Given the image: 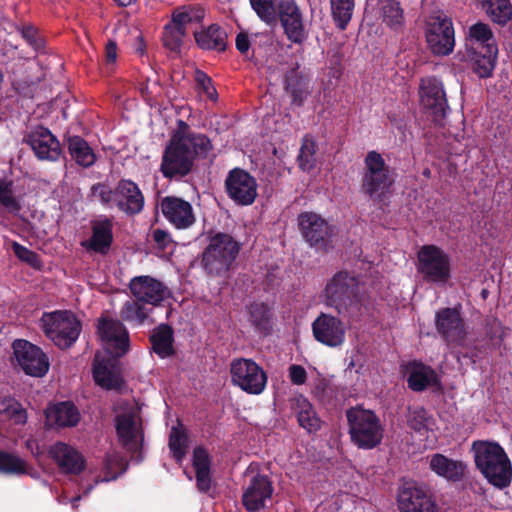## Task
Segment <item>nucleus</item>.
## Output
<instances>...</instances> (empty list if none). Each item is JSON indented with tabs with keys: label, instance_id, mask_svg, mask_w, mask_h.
<instances>
[{
	"label": "nucleus",
	"instance_id": "obj_1",
	"mask_svg": "<svg viewBox=\"0 0 512 512\" xmlns=\"http://www.w3.org/2000/svg\"><path fill=\"white\" fill-rule=\"evenodd\" d=\"M212 149L207 135L179 119L163 151L160 171L167 179H181L192 172L196 159H205Z\"/></svg>",
	"mask_w": 512,
	"mask_h": 512
},
{
	"label": "nucleus",
	"instance_id": "obj_2",
	"mask_svg": "<svg viewBox=\"0 0 512 512\" xmlns=\"http://www.w3.org/2000/svg\"><path fill=\"white\" fill-rule=\"evenodd\" d=\"M476 468L489 484L498 489L510 486L512 464L504 448L497 442L474 441L471 448Z\"/></svg>",
	"mask_w": 512,
	"mask_h": 512
},
{
	"label": "nucleus",
	"instance_id": "obj_3",
	"mask_svg": "<svg viewBox=\"0 0 512 512\" xmlns=\"http://www.w3.org/2000/svg\"><path fill=\"white\" fill-rule=\"evenodd\" d=\"M241 250V244L230 234L217 232L201 255L203 270L212 277L225 276L232 268Z\"/></svg>",
	"mask_w": 512,
	"mask_h": 512
},
{
	"label": "nucleus",
	"instance_id": "obj_4",
	"mask_svg": "<svg viewBox=\"0 0 512 512\" xmlns=\"http://www.w3.org/2000/svg\"><path fill=\"white\" fill-rule=\"evenodd\" d=\"M394 183L393 169L379 152L369 151L364 158V172L361 179L363 194L371 200L382 201L390 194Z\"/></svg>",
	"mask_w": 512,
	"mask_h": 512
},
{
	"label": "nucleus",
	"instance_id": "obj_5",
	"mask_svg": "<svg viewBox=\"0 0 512 512\" xmlns=\"http://www.w3.org/2000/svg\"><path fill=\"white\" fill-rule=\"evenodd\" d=\"M349 435L353 444L360 449H373L383 439V426L376 413L360 406L346 411Z\"/></svg>",
	"mask_w": 512,
	"mask_h": 512
},
{
	"label": "nucleus",
	"instance_id": "obj_6",
	"mask_svg": "<svg viewBox=\"0 0 512 512\" xmlns=\"http://www.w3.org/2000/svg\"><path fill=\"white\" fill-rule=\"evenodd\" d=\"M41 321L45 335L60 349L70 348L82 330L80 320L67 310L44 313Z\"/></svg>",
	"mask_w": 512,
	"mask_h": 512
},
{
	"label": "nucleus",
	"instance_id": "obj_7",
	"mask_svg": "<svg viewBox=\"0 0 512 512\" xmlns=\"http://www.w3.org/2000/svg\"><path fill=\"white\" fill-rule=\"evenodd\" d=\"M359 281L347 272L336 273L325 288L327 304L334 307L338 314L346 316L349 309L357 304Z\"/></svg>",
	"mask_w": 512,
	"mask_h": 512
},
{
	"label": "nucleus",
	"instance_id": "obj_8",
	"mask_svg": "<svg viewBox=\"0 0 512 512\" xmlns=\"http://www.w3.org/2000/svg\"><path fill=\"white\" fill-rule=\"evenodd\" d=\"M435 329L448 347H463L468 327L461 314V306L441 308L435 313Z\"/></svg>",
	"mask_w": 512,
	"mask_h": 512
},
{
	"label": "nucleus",
	"instance_id": "obj_9",
	"mask_svg": "<svg viewBox=\"0 0 512 512\" xmlns=\"http://www.w3.org/2000/svg\"><path fill=\"white\" fill-rule=\"evenodd\" d=\"M420 102L428 117L436 125H443L450 110L444 85L435 76L422 78L419 86Z\"/></svg>",
	"mask_w": 512,
	"mask_h": 512
},
{
	"label": "nucleus",
	"instance_id": "obj_10",
	"mask_svg": "<svg viewBox=\"0 0 512 512\" xmlns=\"http://www.w3.org/2000/svg\"><path fill=\"white\" fill-rule=\"evenodd\" d=\"M231 379L234 385L248 394L258 395L266 387L267 375L252 359H235L230 367Z\"/></svg>",
	"mask_w": 512,
	"mask_h": 512
},
{
	"label": "nucleus",
	"instance_id": "obj_11",
	"mask_svg": "<svg viewBox=\"0 0 512 512\" xmlns=\"http://www.w3.org/2000/svg\"><path fill=\"white\" fill-rule=\"evenodd\" d=\"M298 225L305 241L317 251L327 252L334 235L333 227L319 214L302 212L298 216Z\"/></svg>",
	"mask_w": 512,
	"mask_h": 512
},
{
	"label": "nucleus",
	"instance_id": "obj_12",
	"mask_svg": "<svg viewBox=\"0 0 512 512\" xmlns=\"http://www.w3.org/2000/svg\"><path fill=\"white\" fill-rule=\"evenodd\" d=\"M418 271L432 282L445 283L450 278L449 256L435 245H424L418 252Z\"/></svg>",
	"mask_w": 512,
	"mask_h": 512
},
{
	"label": "nucleus",
	"instance_id": "obj_13",
	"mask_svg": "<svg viewBox=\"0 0 512 512\" xmlns=\"http://www.w3.org/2000/svg\"><path fill=\"white\" fill-rule=\"evenodd\" d=\"M426 41L430 51L437 56L453 52L455 33L452 20L446 16H432L426 25Z\"/></svg>",
	"mask_w": 512,
	"mask_h": 512
},
{
	"label": "nucleus",
	"instance_id": "obj_14",
	"mask_svg": "<svg viewBox=\"0 0 512 512\" xmlns=\"http://www.w3.org/2000/svg\"><path fill=\"white\" fill-rule=\"evenodd\" d=\"M12 348L15 358L25 374L32 377L46 375L50 363L47 355L40 347L27 340L16 339Z\"/></svg>",
	"mask_w": 512,
	"mask_h": 512
},
{
	"label": "nucleus",
	"instance_id": "obj_15",
	"mask_svg": "<svg viewBox=\"0 0 512 512\" xmlns=\"http://www.w3.org/2000/svg\"><path fill=\"white\" fill-rule=\"evenodd\" d=\"M225 191L237 205L248 206L257 197L256 179L242 168H233L225 179Z\"/></svg>",
	"mask_w": 512,
	"mask_h": 512
},
{
	"label": "nucleus",
	"instance_id": "obj_16",
	"mask_svg": "<svg viewBox=\"0 0 512 512\" xmlns=\"http://www.w3.org/2000/svg\"><path fill=\"white\" fill-rule=\"evenodd\" d=\"M278 20L289 41L302 44L306 40L304 15L296 0H278Z\"/></svg>",
	"mask_w": 512,
	"mask_h": 512
},
{
	"label": "nucleus",
	"instance_id": "obj_17",
	"mask_svg": "<svg viewBox=\"0 0 512 512\" xmlns=\"http://www.w3.org/2000/svg\"><path fill=\"white\" fill-rule=\"evenodd\" d=\"M23 142L30 146L39 160L57 161L61 155L57 137L42 125L28 131L23 137Z\"/></svg>",
	"mask_w": 512,
	"mask_h": 512
},
{
	"label": "nucleus",
	"instance_id": "obj_18",
	"mask_svg": "<svg viewBox=\"0 0 512 512\" xmlns=\"http://www.w3.org/2000/svg\"><path fill=\"white\" fill-rule=\"evenodd\" d=\"M312 333L319 343L335 348L344 343L346 328L339 318L322 312L312 323Z\"/></svg>",
	"mask_w": 512,
	"mask_h": 512
},
{
	"label": "nucleus",
	"instance_id": "obj_19",
	"mask_svg": "<svg viewBox=\"0 0 512 512\" xmlns=\"http://www.w3.org/2000/svg\"><path fill=\"white\" fill-rule=\"evenodd\" d=\"M100 339L110 346L116 356L121 357L129 350V333L124 324L109 317H100L97 325Z\"/></svg>",
	"mask_w": 512,
	"mask_h": 512
},
{
	"label": "nucleus",
	"instance_id": "obj_20",
	"mask_svg": "<svg viewBox=\"0 0 512 512\" xmlns=\"http://www.w3.org/2000/svg\"><path fill=\"white\" fill-rule=\"evenodd\" d=\"M160 209L167 221L177 229H187L196 221L191 203L180 197L162 198Z\"/></svg>",
	"mask_w": 512,
	"mask_h": 512
},
{
	"label": "nucleus",
	"instance_id": "obj_21",
	"mask_svg": "<svg viewBox=\"0 0 512 512\" xmlns=\"http://www.w3.org/2000/svg\"><path fill=\"white\" fill-rule=\"evenodd\" d=\"M273 485L267 475H253L242 495L243 506L249 512H257L265 506V501L273 493Z\"/></svg>",
	"mask_w": 512,
	"mask_h": 512
},
{
	"label": "nucleus",
	"instance_id": "obj_22",
	"mask_svg": "<svg viewBox=\"0 0 512 512\" xmlns=\"http://www.w3.org/2000/svg\"><path fill=\"white\" fill-rule=\"evenodd\" d=\"M129 288L137 300L153 306L159 305L169 294L162 282L148 275L132 278Z\"/></svg>",
	"mask_w": 512,
	"mask_h": 512
},
{
	"label": "nucleus",
	"instance_id": "obj_23",
	"mask_svg": "<svg viewBox=\"0 0 512 512\" xmlns=\"http://www.w3.org/2000/svg\"><path fill=\"white\" fill-rule=\"evenodd\" d=\"M311 79L309 75L300 69V65L295 63L288 69L284 75V90L291 98V105L296 107L303 106L304 102L311 94Z\"/></svg>",
	"mask_w": 512,
	"mask_h": 512
},
{
	"label": "nucleus",
	"instance_id": "obj_24",
	"mask_svg": "<svg viewBox=\"0 0 512 512\" xmlns=\"http://www.w3.org/2000/svg\"><path fill=\"white\" fill-rule=\"evenodd\" d=\"M145 198L139 186L130 179H121L116 185V207L129 216L139 214Z\"/></svg>",
	"mask_w": 512,
	"mask_h": 512
},
{
	"label": "nucleus",
	"instance_id": "obj_25",
	"mask_svg": "<svg viewBox=\"0 0 512 512\" xmlns=\"http://www.w3.org/2000/svg\"><path fill=\"white\" fill-rule=\"evenodd\" d=\"M113 244V221L104 217L91 222V236L81 242L88 252L107 255Z\"/></svg>",
	"mask_w": 512,
	"mask_h": 512
},
{
	"label": "nucleus",
	"instance_id": "obj_26",
	"mask_svg": "<svg viewBox=\"0 0 512 512\" xmlns=\"http://www.w3.org/2000/svg\"><path fill=\"white\" fill-rule=\"evenodd\" d=\"M49 455L65 474L78 475L86 467L84 456L64 442L59 441L53 444L49 449Z\"/></svg>",
	"mask_w": 512,
	"mask_h": 512
},
{
	"label": "nucleus",
	"instance_id": "obj_27",
	"mask_svg": "<svg viewBox=\"0 0 512 512\" xmlns=\"http://www.w3.org/2000/svg\"><path fill=\"white\" fill-rule=\"evenodd\" d=\"M397 504L400 512H415V505L429 512L431 497L415 482H404L398 489Z\"/></svg>",
	"mask_w": 512,
	"mask_h": 512
},
{
	"label": "nucleus",
	"instance_id": "obj_28",
	"mask_svg": "<svg viewBox=\"0 0 512 512\" xmlns=\"http://www.w3.org/2000/svg\"><path fill=\"white\" fill-rule=\"evenodd\" d=\"M45 416L50 427H74L80 421V412L71 401L59 402L48 407Z\"/></svg>",
	"mask_w": 512,
	"mask_h": 512
},
{
	"label": "nucleus",
	"instance_id": "obj_29",
	"mask_svg": "<svg viewBox=\"0 0 512 512\" xmlns=\"http://www.w3.org/2000/svg\"><path fill=\"white\" fill-rule=\"evenodd\" d=\"M192 466L195 470L196 487L201 493H209L212 488L211 457L208 451L197 446L193 450Z\"/></svg>",
	"mask_w": 512,
	"mask_h": 512
},
{
	"label": "nucleus",
	"instance_id": "obj_30",
	"mask_svg": "<svg viewBox=\"0 0 512 512\" xmlns=\"http://www.w3.org/2000/svg\"><path fill=\"white\" fill-rule=\"evenodd\" d=\"M293 410L297 422L301 428L309 434L320 430L322 421L315 411L313 405L303 395H298L293 399Z\"/></svg>",
	"mask_w": 512,
	"mask_h": 512
},
{
	"label": "nucleus",
	"instance_id": "obj_31",
	"mask_svg": "<svg viewBox=\"0 0 512 512\" xmlns=\"http://www.w3.org/2000/svg\"><path fill=\"white\" fill-rule=\"evenodd\" d=\"M93 379L105 390H117L123 385L122 377L116 372L114 361L111 359L98 360L93 364Z\"/></svg>",
	"mask_w": 512,
	"mask_h": 512
},
{
	"label": "nucleus",
	"instance_id": "obj_32",
	"mask_svg": "<svg viewBox=\"0 0 512 512\" xmlns=\"http://www.w3.org/2000/svg\"><path fill=\"white\" fill-rule=\"evenodd\" d=\"M429 467L436 475L451 482L460 481L466 468L462 461L450 459L440 453L431 456Z\"/></svg>",
	"mask_w": 512,
	"mask_h": 512
},
{
	"label": "nucleus",
	"instance_id": "obj_33",
	"mask_svg": "<svg viewBox=\"0 0 512 512\" xmlns=\"http://www.w3.org/2000/svg\"><path fill=\"white\" fill-rule=\"evenodd\" d=\"M467 41V51H498L496 40L490 26L483 22H477L470 26Z\"/></svg>",
	"mask_w": 512,
	"mask_h": 512
},
{
	"label": "nucleus",
	"instance_id": "obj_34",
	"mask_svg": "<svg viewBox=\"0 0 512 512\" xmlns=\"http://www.w3.org/2000/svg\"><path fill=\"white\" fill-rule=\"evenodd\" d=\"M197 45L204 50L223 52L227 48V32L217 24L194 33Z\"/></svg>",
	"mask_w": 512,
	"mask_h": 512
},
{
	"label": "nucleus",
	"instance_id": "obj_35",
	"mask_svg": "<svg viewBox=\"0 0 512 512\" xmlns=\"http://www.w3.org/2000/svg\"><path fill=\"white\" fill-rule=\"evenodd\" d=\"M152 350L160 357L167 358L174 354V331L173 328L166 323H162L155 327L149 337Z\"/></svg>",
	"mask_w": 512,
	"mask_h": 512
},
{
	"label": "nucleus",
	"instance_id": "obj_36",
	"mask_svg": "<svg viewBox=\"0 0 512 512\" xmlns=\"http://www.w3.org/2000/svg\"><path fill=\"white\" fill-rule=\"evenodd\" d=\"M67 148L71 158L84 168H89L96 162V155L88 142L81 136H69Z\"/></svg>",
	"mask_w": 512,
	"mask_h": 512
},
{
	"label": "nucleus",
	"instance_id": "obj_37",
	"mask_svg": "<svg viewBox=\"0 0 512 512\" xmlns=\"http://www.w3.org/2000/svg\"><path fill=\"white\" fill-rule=\"evenodd\" d=\"M115 428L120 444L126 450L136 452L139 449V444L134 418L126 414L118 415Z\"/></svg>",
	"mask_w": 512,
	"mask_h": 512
},
{
	"label": "nucleus",
	"instance_id": "obj_38",
	"mask_svg": "<svg viewBox=\"0 0 512 512\" xmlns=\"http://www.w3.org/2000/svg\"><path fill=\"white\" fill-rule=\"evenodd\" d=\"M380 12L383 23L394 32H402L405 27L404 10L397 0H381Z\"/></svg>",
	"mask_w": 512,
	"mask_h": 512
},
{
	"label": "nucleus",
	"instance_id": "obj_39",
	"mask_svg": "<svg viewBox=\"0 0 512 512\" xmlns=\"http://www.w3.org/2000/svg\"><path fill=\"white\" fill-rule=\"evenodd\" d=\"M498 51L476 50L468 51L472 62V70L480 78H489L495 68Z\"/></svg>",
	"mask_w": 512,
	"mask_h": 512
},
{
	"label": "nucleus",
	"instance_id": "obj_40",
	"mask_svg": "<svg viewBox=\"0 0 512 512\" xmlns=\"http://www.w3.org/2000/svg\"><path fill=\"white\" fill-rule=\"evenodd\" d=\"M248 320L256 331L267 335L271 330L272 312L268 304L253 302L248 306Z\"/></svg>",
	"mask_w": 512,
	"mask_h": 512
},
{
	"label": "nucleus",
	"instance_id": "obj_41",
	"mask_svg": "<svg viewBox=\"0 0 512 512\" xmlns=\"http://www.w3.org/2000/svg\"><path fill=\"white\" fill-rule=\"evenodd\" d=\"M407 383L411 390L421 392L430 386L439 384V380L436 372L431 367L419 365L410 372Z\"/></svg>",
	"mask_w": 512,
	"mask_h": 512
},
{
	"label": "nucleus",
	"instance_id": "obj_42",
	"mask_svg": "<svg viewBox=\"0 0 512 512\" xmlns=\"http://www.w3.org/2000/svg\"><path fill=\"white\" fill-rule=\"evenodd\" d=\"M317 150L318 145L314 137L310 134H305L301 140V146L297 156V164L300 170L310 172L316 168Z\"/></svg>",
	"mask_w": 512,
	"mask_h": 512
},
{
	"label": "nucleus",
	"instance_id": "obj_43",
	"mask_svg": "<svg viewBox=\"0 0 512 512\" xmlns=\"http://www.w3.org/2000/svg\"><path fill=\"white\" fill-rule=\"evenodd\" d=\"M489 18L499 25H505L512 19L510 0H479Z\"/></svg>",
	"mask_w": 512,
	"mask_h": 512
},
{
	"label": "nucleus",
	"instance_id": "obj_44",
	"mask_svg": "<svg viewBox=\"0 0 512 512\" xmlns=\"http://www.w3.org/2000/svg\"><path fill=\"white\" fill-rule=\"evenodd\" d=\"M331 16L336 27L343 31L352 19L355 0H330Z\"/></svg>",
	"mask_w": 512,
	"mask_h": 512
},
{
	"label": "nucleus",
	"instance_id": "obj_45",
	"mask_svg": "<svg viewBox=\"0 0 512 512\" xmlns=\"http://www.w3.org/2000/svg\"><path fill=\"white\" fill-rule=\"evenodd\" d=\"M251 8L259 19L268 26L277 23L278 1L275 0H249Z\"/></svg>",
	"mask_w": 512,
	"mask_h": 512
},
{
	"label": "nucleus",
	"instance_id": "obj_46",
	"mask_svg": "<svg viewBox=\"0 0 512 512\" xmlns=\"http://www.w3.org/2000/svg\"><path fill=\"white\" fill-rule=\"evenodd\" d=\"M27 464L19 456L0 450V473L6 475L27 474Z\"/></svg>",
	"mask_w": 512,
	"mask_h": 512
},
{
	"label": "nucleus",
	"instance_id": "obj_47",
	"mask_svg": "<svg viewBox=\"0 0 512 512\" xmlns=\"http://www.w3.org/2000/svg\"><path fill=\"white\" fill-rule=\"evenodd\" d=\"M145 304L144 301L137 300L136 298L126 301L120 311L122 319L128 322H137L138 324L144 323L149 312Z\"/></svg>",
	"mask_w": 512,
	"mask_h": 512
},
{
	"label": "nucleus",
	"instance_id": "obj_48",
	"mask_svg": "<svg viewBox=\"0 0 512 512\" xmlns=\"http://www.w3.org/2000/svg\"><path fill=\"white\" fill-rule=\"evenodd\" d=\"M169 449L172 453V456L177 462H181L186 455L187 447H188V437L187 434L178 427H172L169 443Z\"/></svg>",
	"mask_w": 512,
	"mask_h": 512
},
{
	"label": "nucleus",
	"instance_id": "obj_49",
	"mask_svg": "<svg viewBox=\"0 0 512 512\" xmlns=\"http://www.w3.org/2000/svg\"><path fill=\"white\" fill-rule=\"evenodd\" d=\"M0 204L10 212L17 213L22 206L13 192V181L0 178Z\"/></svg>",
	"mask_w": 512,
	"mask_h": 512
},
{
	"label": "nucleus",
	"instance_id": "obj_50",
	"mask_svg": "<svg viewBox=\"0 0 512 512\" xmlns=\"http://www.w3.org/2000/svg\"><path fill=\"white\" fill-rule=\"evenodd\" d=\"M486 335L494 348H500L504 338L508 335L510 329L505 327L500 320L495 317L485 320Z\"/></svg>",
	"mask_w": 512,
	"mask_h": 512
},
{
	"label": "nucleus",
	"instance_id": "obj_51",
	"mask_svg": "<svg viewBox=\"0 0 512 512\" xmlns=\"http://www.w3.org/2000/svg\"><path fill=\"white\" fill-rule=\"evenodd\" d=\"M186 35V31L182 28L177 27L171 23L164 27L162 41L165 48L172 52H177L183 43V38Z\"/></svg>",
	"mask_w": 512,
	"mask_h": 512
},
{
	"label": "nucleus",
	"instance_id": "obj_52",
	"mask_svg": "<svg viewBox=\"0 0 512 512\" xmlns=\"http://www.w3.org/2000/svg\"><path fill=\"white\" fill-rule=\"evenodd\" d=\"M427 415V410L422 406L410 407L407 414V425L412 430L421 432L427 428Z\"/></svg>",
	"mask_w": 512,
	"mask_h": 512
},
{
	"label": "nucleus",
	"instance_id": "obj_53",
	"mask_svg": "<svg viewBox=\"0 0 512 512\" xmlns=\"http://www.w3.org/2000/svg\"><path fill=\"white\" fill-rule=\"evenodd\" d=\"M12 250L19 260L25 262L32 268L40 269L42 267V260L35 251L28 249L16 241L12 243Z\"/></svg>",
	"mask_w": 512,
	"mask_h": 512
},
{
	"label": "nucleus",
	"instance_id": "obj_54",
	"mask_svg": "<svg viewBox=\"0 0 512 512\" xmlns=\"http://www.w3.org/2000/svg\"><path fill=\"white\" fill-rule=\"evenodd\" d=\"M22 38L30 45L35 51H40L45 46V40L39 35V31L33 25H24L19 28Z\"/></svg>",
	"mask_w": 512,
	"mask_h": 512
},
{
	"label": "nucleus",
	"instance_id": "obj_55",
	"mask_svg": "<svg viewBox=\"0 0 512 512\" xmlns=\"http://www.w3.org/2000/svg\"><path fill=\"white\" fill-rule=\"evenodd\" d=\"M91 193L98 196L104 206H111L112 203L116 206V187L111 189L104 183H95L91 187Z\"/></svg>",
	"mask_w": 512,
	"mask_h": 512
},
{
	"label": "nucleus",
	"instance_id": "obj_56",
	"mask_svg": "<svg viewBox=\"0 0 512 512\" xmlns=\"http://www.w3.org/2000/svg\"><path fill=\"white\" fill-rule=\"evenodd\" d=\"M4 411L11 420L17 425H23L27 422V412L22 404L14 399H9Z\"/></svg>",
	"mask_w": 512,
	"mask_h": 512
},
{
	"label": "nucleus",
	"instance_id": "obj_57",
	"mask_svg": "<svg viewBox=\"0 0 512 512\" xmlns=\"http://www.w3.org/2000/svg\"><path fill=\"white\" fill-rule=\"evenodd\" d=\"M195 82L210 100H216L217 91L213 86L210 76H208L204 71L197 69L195 71Z\"/></svg>",
	"mask_w": 512,
	"mask_h": 512
},
{
	"label": "nucleus",
	"instance_id": "obj_58",
	"mask_svg": "<svg viewBox=\"0 0 512 512\" xmlns=\"http://www.w3.org/2000/svg\"><path fill=\"white\" fill-rule=\"evenodd\" d=\"M289 378L294 385H303L307 380V372L303 366L292 364L289 367Z\"/></svg>",
	"mask_w": 512,
	"mask_h": 512
},
{
	"label": "nucleus",
	"instance_id": "obj_59",
	"mask_svg": "<svg viewBox=\"0 0 512 512\" xmlns=\"http://www.w3.org/2000/svg\"><path fill=\"white\" fill-rule=\"evenodd\" d=\"M189 23H192L191 16H189L186 7H183L181 10L178 9L172 14L171 24L182 28V30L186 31V25Z\"/></svg>",
	"mask_w": 512,
	"mask_h": 512
},
{
	"label": "nucleus",
	"instance_id": "obj_60",
	"mask_svg": "<svg viewBox=\"0 0 512 512\" xmlns=\"http://www.w3.org/2000/svg\"><path fill=\"white\" fill-rule=\"evenodd\" d=\"M152 239L157 245L159 249H166L168 245L172 242L170 234L160 228H157L152 231Z\"/></svg>",
	"mask_w": 512,
	"mask_h": 512
},
{
	"label": "nucleus",
	"instance_id": "obj_61",
	"mask_svg": "<svg viewBox=\"0 0 512 512\" xmlns=\"http://www.w3.org/2000/svg\"><path fill=\"white\" fill-rule=\"evenodd\" d=\"M117 44L113 40H109L105 46V63L106 65H113L117 60Z\"/></svg>",
	"mask_w": 512,
	"mask_h": 512
},
{
	"label": "nucleus",
	"instance_id": "obj_62",
	"mask_svg": "<svg viewBox=\"0 0 512 512\" xmlns=\"http://www.w3.org/2000/svg\"><path fill=\"white\" fill-rule=\"evenodd\" d=\"M118 464H120V463L115 458H111V457L105 458V461H104L105 477H104L103 481L115 480L119 476V473L111 472L112 467L114 465H118Z\"/></svg>",
	"mask_w": 512,
	"mask_h": 512
},
{
	"label": "nucleus",
	"instance_id": "obj_63",
	"mask_svg": "<svg viewBox=\"0 0 512 512\" xmlns=\"http://www.w3.org/2000/svg\"><path fill=\"white\" fill-rule=\"evenodd\" d=\"M236 49L241 53L245 54L250 48L249 36L246 32H240L236 36L235 40Z\"/></svg>",
	"mask_w": 512,
	"mask_h": 512
},
{
	"label": "nucleus",
	"instance_id": "obj_64",
	"mask_svg": "<svg viewBox=\"0 0 512 512\" xmlns=\"http://www.w3.org/2000/svg\"><path fill=\"white\" fill-rule=\"evenodd\" d=\"M189 16H191V22L199 23L204 18V9L200 6H187Z\"/></svg>",
	"mask_w": 512,
	"mask_h": 512
}]
</instances>
